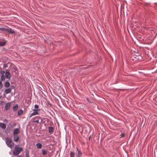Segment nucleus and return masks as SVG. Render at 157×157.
Segmentation results:
<instances>
[{"mask_svg":"<svg viewBox=\"0 0 157 157\" xmlns=\"http://www.w3.org/2000/svg\"><path fill=\"white\" fill-rule=\"evenodd\" d=\"M0 74L2 75L1 80L2 81H4L5 80L6 78L9 80L10 79L11 77L10 75V72L8 70H6L5 71H1Z\"/></svg>","mask_w":157,"mask_h":157,"instance_id":"nucleus-1","label":"nucleus"},{"mask_svg":"<svg viewBox=\"0 0 157 157\" xmlns=\"http://www.w3.org/2000/svg\"><path fill=\"white\" fill-rule=\"evenodd\" d=\"M22 148L19 147L18 145H15L13 151V154L15 155H18L22 151Z\"/></svg>","mask_w":157,"mask_h":157,"instance_id":"nucleus-2","label":"nucleus"},{"mask_svg":"<svg viewBox=\"0 0 157 157\" xmlns=\"http://www.w3.org/2000/svg\"><path fill=\"white\" fill-rule=\"evenodd\" d=\"M6 142L8 147L12 149L13 147L14 143L11 139L8 137L6 138Z\"/></svg>","mask_w":157,"mask_h":157,"instance_id":"nucleus-3","label":"nucleus"},{"mask_svg":"<svg viewBox=\"0 0 157 157\" xmlns=\"http://www.w3.org/2000/svg\"><path fill=\"white\" fill-rule=\"evenodd\" d=\"M40 109H34L33 110V112L30 115V118H31L33 116L38 115L39 113L38 112L40 111Z\"/></svg>","mask_w":157,"mask_h":157,"instance_id":"nucleus-4","label":"nucleus"},{"mask_svg":"<svg viewBox=\"0 0 157 157\" xmlns=\"http://www.w3.org/2000/svg\"><path fill=\"white\" fill-rule=\"evenodd\" d=\"M77 153H76V155L77 157H82V152L81 151L79 150L77 147H76Z\"/></svg>","mask_w":157,"mask_h":157,"instance_id":"nucleus-5","label":"nucleus"},{"mask_svg":"<svg viewBox=\"0 0 157 157\" xmlns=\"http://www.w3.org/2000/svg\"><path fill=\"white\" fill-rule=\"evenodd\" d=\"M13 140L15 142H17L19 140V137L17 135H13Z\"/></svg>","mask_w":157,"mask_h":157,"instance_id":"nucleus-6","label":"nucleus"},{"mask_svg":"<svg viewBox=\"0 0 157 157\" xmlns=\"http://www.w3.org/2000/svg\"><path fill=\"white\" fill-rule=\"evenodd\" d=\"M10 102L7 103L4 108V110H7L10 109Z\"/></svg>","mask_w":157,"mask_h":157,"instance_id":"nucleus-7","label":"nucleus"},{"mask_svg":"<svg viewBox=\"0 0 157 157\" xmlns=\"http://www.w3.org/2000/svg\"><path fill=\"white\" fill-rule=\"evenodd\" d=\"M20 132V130L18 128L14 129L13 132V135H17Z\"/></svg>","mask_w":157,"mask_h":157,"instance_id":"nucleus-8","label":"nucleus"},{"mask_svg":"<svg viewBox=\"0 0 157 157\" xmlns=\"http://www.w3.org/2000/svg\"><path fill=\"white\" fill-rule=\"evenodd\" d=\"M6 32L9 33H15V31L12 29L11 28L7 29Z\"/></svg>","mask_w":157,"mask_h":157,"instance_id":"nucleus-9","label":"nucleus"},{"mask_svg":"<svg viewBox=\"0 0 157 157\" xmlns=\"http://www.w3.org/2000/svg\"><path fill=\"white\" fill-rule=\"evenodd\" d=\"M54 129L53 127H49L48 128V130L49 132L51 134L53 132Z\"/></svg>","mask_w":157,"mask_h":157,"instance_id":"nucleus-10","label":"nucleus"},{"mask_svg":"<svg viewBox=\"0 0 157 157\" xmlns=\"http://www.w3.org/2000/svg\"><path fill=\"white\" fill-rule=\"evenodd\" d=\"M11 89L10 88L7 89L5 90L4 94H8L11 92Z\"/></svg>","mask_w":157,"mask_h":157,"instance_id":"nucleus-11","label":"nucleus"},{"mask_svg":"<svg viewBox=\"0 0 157 157\" xmlns=\"http://www.w3.org/2000/svg\"><path fill=\"white\" fill-rule=\"evenodd\" d=\"M6 43V41L5 40H4L3 41H0V46H3L5 45Z\"/></svg>","mask_w":157,"mask_h":157,"instance_id":"nucleus-12","label":"nucleus"},{"mask_svg":"<svg viewBox=\"0 0 157 157\" xmlns=\"http://www.w3.org/2000/svg\"><path fill=\"white\" fill-rule=\"evenodd\" d=\"M0 127L3 129H5L6 128V125L5 124L1 123H0Z\"/></svg>","mask_w":157,"mask_h":157,"instance_id":"nucleus-13","label":"nucleus"},{"mask_svg":"<svg viewBox=\"0 0 157 157\" xmlns=\"http://www.w3.org/2000/svg\"><path fill=\"white\" fill-rule=\"evenodd\" d=\"M4 85L5 87L7 88L10 86V84L9 82L7 81L5 82Z\"/></svg>","mask_w":157,"mask_h":157,"instance_id":"nucleus-14","label":"nucleus"},{"mask_svg":"<svg viewBox=\"0 0 157 157\" xmlns=\"http://www.w3.org/2000/svg\"><path fill=\"white\" fill-rule=\"evenodd\" d=\"M75 154L74 152L70 151V157H75Z\"/></svg>","mask_w":157,"mask_h":157,"instance_id":"nucleus-15","label":"nucleus"},{"mask_svg":"<svg viewBox=\"0 0 157 157\" xmlns=\"http://www.w3.org/2000/svg\"><path fill=\"white\" fill-rule=\"evenodd\" d=\"M36 145L38 149H41L42 148V145L40 143H37Z\"/></svg>","mask_w":157,"mask_h":157,"instance_id":"nucleus-16","label":"nucleus"},{"mask_svg":"<svg viewBox=\"0 0 157 157\" xmlns=\"http://www.w3.org/2000/svg\"><path fill=\"white\" fill-rule=\"evenodd\" d=\"M26 154L25 156L26 157H30L29 154V151L27 149H26L25 150Z\"/></svg>","mask_w":157,"mask_h":157,"instance_id":"nucleus-17","label":"nucleus"},{"mask_svg":"<svg viewBox=\"0 0 157 157\" xmlns=\"http://www.w3.org/2000/svg\"><path fill=\"white\" fill-rule=\"evenodd\" d=\"M23 113V111L22 109H20L18 111L17 113V115L18 116H20L22 115Z\"/></svg>","mask_w":157,"mask_h":157,"instance_id":"nucleus-18","label":"nucleus"},{"mask_svg":"<svg viewBox=\"0 0 157 157\" xmlns=\"http://www.w3.org/2000/svg\"><path fill=\"white\" fill-rule=\"evenodd\" d=\"M18 108V106L17 104L16 105H15L13 106V110L14 111H16Z\"/></svg>","mask_w":157,"mask_h":157,"instance_id":"nucleus-19","label":"nucleus"},{"mask_svg":"<svg viewBox=\"0 0 157 157\" xmlns=\"http://www.w3.org/2000/svg\"><path fill=\"white\" fill-rule=\"evenodd\" d=\"M42 154L43 155H45L47 154V151L44 150H42Z\"/></svg>","mask_w":157,"mask_h":157,"instance_id":"nucleus-20","label":"nucleus"},{"mask_svg":"<svg viewBox=\"0 0 157 157\" xmlns=\"http://www.w3.org/2000/svg\"><path fill=\"white\" fill-rule=\"evenodd\" d=\"M7 30V29H5L4 28H0V30L6 31V32Z\"/></svg>","mask_w":157,"mask_h":157,"instance_id":"nucleus-21","label":"nucleus"},{"mask_svg":"<svg viewBox=\"0 0 157 157\" xmlns=\"http://www.w3.org/2000/svg\"><path fill=\"white\" fill-rule=\"evenodd\" d=\"M34 108H35V109H38V108H39V106L37 105H34Z\"/></svg>","mask_w":157,"mask_h":157,"instance_id":"nucleus-22","label":"nucleus"},{"mask_svg":"<svg viewBox=\"0 0 157 157\" xmlns=\"http://www.w3.org/2000/svg\"><path fill=\"white\" fill-rule=\"evenodd\" d=\"M2 87V84L1 81H0V89H1Z\"/></svg>","mask_w":157,"mask_h":157,"instance_id":"nucleus-23","label":"nucleus"},{"mask_svg":"<svg viewBox=\"0 0 157 157\" xmlns=\"http://www.w3.org/2000/svg\"><path fill=\"white\" fill-rule=\"evenodd\" d=\"M8 67V65L7 64H4L3 65V67L4 68H6Z\"/></svg>","mask_w":157,"mask_h":157,"instance_id":"nucleus-24","label":"nucleus"},{"mask_svg":"<svg viewBox=\"0 0 157 157\" xmlns=\"http://www.w3.org/2000/svg\"><path fill=\"white\" fill-rule=\"evenodd\" d=\"M16 157H24L22 155H20L18 156L17 155Z\"/></svg>","mask_w":157,"mask_h":157,"instance_id":"nucleus-25","label":"nucleus"},{"mask_svg":"<svg viewBox=\"0 0 157 157\" xmlns=\"http://www.w3.org/2000/svg\"><path fill=\"white\" fill-rule=\"evenodd\" d=\"M34 122H36V123H38L39 122V121L38 120H36L35 121H34Z\"/></svg>","mask_w":157,"mask_h":157,"instance_id":"nucleus-26","label":"nucleus"},{"mask_svg":"<svg viewBox=\"0 0 157 157\" xmlns=\"http://www.w3.org/2000/svg\"><path fill=\"white\" fill-rule=\"evenodd\" d=\"M86 99H87V101L89 102H90V100H89V98H86Z\"/></svg>","mask_w":157,"mask_h":157,"instance_id":"nucleus-27","label":"nucleus"},{"mask_svg":"<svg viewBox=\"0 0 157 157\" xmlns=\"http://www.w3.org/2000/svg\"><path fill=\"white\" fill-rule=\"evenodd\" d=\"M124 134H123L122 135V136H121L122 137H124Z\"/></svg>","mask_w":157,"mask_h":157,"instance_id":"nucleus-28","label":"nucleus"},{"mask_svg":"<svg viewBox=\"0 0 157 157\" xmlns=\"http://www.w3.org/2000/svg\"><path fill=\"white\" fill-rule=\"evenodd\" d=\"M14 69H15V71H17L16 69H15V68Z\"/></svg>","mask_w":157,"mask_h":157,"instance_id":"nucleus-29","label":"nucleus"},{"mask_svg":"<svg viewBox=\"0 0 157 157\" xmlns=\"http://www.w3.org/2000/svg\"><path fill=\"white\" fill-rule=\"evenodd\" d=\"M1 96H0V99L1 98Z\"/></svg>","mask_w":157,"mask_h":157,"instance_id":"nucleus-30","label":"nucleus"}]
</instances>
